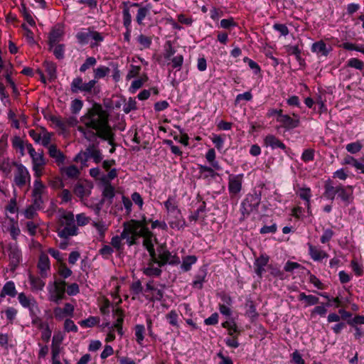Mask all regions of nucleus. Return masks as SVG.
I'll return each mask as SVG.
<instances>
[{
	"label": "nucleus",
	"mask_w": 364,
	"mask_h": 364,
	"mask_svg": "<svg viewBox=\"0 0 364 364\" xmlns=\"http://www.w3.org/2000/svg\"><path fill=\"white\" fill-rule=\"evenodd\" d=\"M139 237L144 238L143 245L152 257L154 255V245L156 238L153 234L146 228L145 220L138 221L132 220L129 222L124 223V228L120 235H116L111 240L112 246L117 250L123 249L122 240H126L129 245L135 243L136 239Z\"/></svg>",
	"instance_id": "f257e3e1"
},
{
	"label": "nucleus",
	"mask_w": 364,
	"mask_h": 364,
	"mask_svg": "<svg viewBox=\"0 0 364 364\" xmlns=\"http://www.w3.org/2000/svg\"><path fill=\"white\" fill-rule=\"evenodd\" d=\"M80 121L87 128L95 130L100 137L104 139H110L112 137L107 115L100 106H94L81 117Z\"/></svg>",
	"instance_id": "f03ea898"
},
{
	"label": "nucleus",
	"mask_w": 364,
	"mask_h": 364,
	"mask_svg": "<svg viewBox=\"0 0 364 364\" xmlns=\"http://www.w3.org/2000/svg\"><path fill=\"white\" fill-rule=\"evenodd\" d=\"M58 220L63 228L58 230V235L60 237L67 239L77 235V228L75 224L74 215L71 212L61 211L58 215Z\"/></svg>",
	"instance_id": "7ed1b4c3"
},
{
	"label": "nucleus",
	"mask_w": 364,
	"mask_h": 364,
	"mask_svg": "<svg viewBox=\"0 0 364 364\" xmlns=\"http://www.w3.org/2000/svg\"><path fill=\"white\" fill-rule=\"evenodd\" d=\"M58 220L63 228L58 230V235L60 237L67 239L77 235V228L75 224L74 215L71 212L61 211L58 215Z\"/></svg>",
	"instance_id": "20e7f679"
},
{
	"label": "nucleus",
	"mask_w": 364,
	"mask_h": 364,
	"mask_svg": "<svg viewBox=\"0 0 364 364\" xmlns=\"http://www.w3.org/2000/svg\"><path fill=\"white\" fill-rule=\"evenodd\" d=\"M76 38L80 44H90L91 48L99 46L105 39V36L102 33L91 28H81L77 33Z\"/></svg>",
	"instance_id": "39448f33"
},
{
	"label": "nucleus",
	"mask_w": 364,
	"mask_h": 364,
	"mask_svg": "<svg viewBox=\"0 0 364 364\" xmlns=\"http://www.w3.org/2000/svg\"><path fill=\"white\" fill-rule=\"evenodd\" d=\"M27 152L31 159L32 171L35 178H41L43 174V170L46 164V159L43 151H36L32 144L27 145Z\"/></svg>",
	"instance_id": "423d86ee"
},
{
	"label": "nucleus",
	"mask_w": 364,
	"mask_h": 364,
	"mask_svg": "<svg viewBox=\"0 0 364 364\" xmlns=\"http://www.w3.org/2000/svg\"><path fill=\"white\" fill-rule=\"evenodd\" d=\"M48 299L58 304L65 297V282L60 279L49 282L47 287Z\"/></svg>",
	"instance_id": "0eeeda50"
},
{
	"label": "nucleus",
	"mask_w": 364,
	"mask_h": 364,
	"mask_svg": "<svg viewBox=\"0 0 364 364\" xmlns=\"http://www.w3.org/2000/svg\"><path fill=\"white\" fill-rule=\"evenodd\" d=\"M14 173V183L18 187H23L31 182V175L28 168L22 164H16Z\"/></svg>",
	"instance_id": "6e6552de"
},
{
	"label": "nucleus",
	"mask_w": 364,
	"mask_h": 364,
	"mask_svg": "<svg viewBox=\"0 0 364 364\" xmlns=\"http://www.w3.org/2000/svg\"><path fill=\"white\" fill-rule=\"evenodd\" d=\"M36 178L33 182V188L32 191V201L34 205L38 208H41L43 203L42 198L43 194L46 191V186L40 179Z\"/></svg>",
	"instance_id": "1a4fd4ad"
},
{
	"label": "nucleus",
	"mask_w": 364,
	"mask_h": 364,
	"mask_svg": "<svg viewBox=\"0 0 364 364\" xmlns=\"http://www.w3.org/2000/svg\"><path fill=\"white\" fill-rule=\"evenodd\" d=\"M260 196L257 194L247 195L241 205L242 214H250L256 210L260 203Z\"/></svg>",
	"instance_id": "9d476101"
},
{
	"label": "nucleus",
	"mask_w": 364,
	"mask_h": 364,
	"mask_svg": "<svg viewBox=\"0 0 364 364\" xmlns=\"http://www.w3.org/2000/svg\"><path fill=\"white\" fill-rule=\"evenodd\" d=\"M229 174L228 178V190L230 193L236 195L242 190V185L243 181L242 173L233 175L230 174L229 171H226Z\"/></svg>",
	"instance_id": "9b49d317"
},
{
	"label": "nucleus",
	"mask_w": 364,
	"mask_h": 364,
	"mask_svg": "<svg viewBox=\"0 0 364 364\" xmlns=\"http://www.w3.org/2000/svg\"><path fill=\"white\" fill-rule=\"evenodd\" d=\"M293 116L294 117V118L288 114H282L277 117V121L285 129H293L297 127L300 122L299 117L297 114H294Z\"/></svg>",
	"instance_id": "f8f14e48"
},
{
	"label": "nucleus",
	"mask_w": 364,
	"mask_h": 364,
	"mask_svg": "<svg viewBox=\"0 0 364 364\" xmlns=\"http://www.w3.org/2000/svg\"><path fill=\"white\" fill-rule=\"evenodd\" d=\"M74 311V305L70 303H65L63 307H55L53 309V315L56 320L62 321L68 317H73Z\"/></svg>",
	"instance_id": "ddd939ff"
},
{
	"label": "nucleus",
	"mask_w": 364,
	"mask_h": 364,
	"mask_svg": "<svg viewBox=\"0 0 364 364\" xmlns=\"http://www.w3.org/2000/svg\"><path fill=\"white\" fill-rule=\"evenodd\" d=\"M159 263L161 265L166 264H178L181 262L180 258L176 254H172L169 251L161 248L159 253Z\"/></svg>",
	"instance_id": "4468645a"
},
{
	"label": "nucleus",
	"mask_w": 364,
	"mask_h": 364,
	"mask_svg": "<svg viewBox=\"0 0 364 364\" xmlns=\"http://www.w3.org/2000/svg\"><path fill=\"white\" fill-rule=\"evenodd\" d=\"M311 50L318 56L326 57L332 50L331 46L327 45L323 41H318L311 45Z\"/></svg>",
	"instance_id": "2eb2a0df"
},
{
	"label": "nucleus",
	"mask_w": 364,
	"mask_h": 364,
	"mask_svg": "<svg viewBox=\"0 0 364 364\" xmlns=\"http://www.w3.org/2000/svg\"><path fill=\"white\" fill-rule=\"evenodd\" d=\"M150 256H151V259H153V261L151 262L148 264V266L144 269V270H143L144 274L147 276H149V277L159 276V275H160V274L161 272V270L160 269L161 265L159 261L156 260V258H155L156 255L155 254L154 255L153 257L151 255H150Z\"/></svg>",
	"instance_id": "dca6fc26"
},
{
	"label": "nucleus",
	"mask_w": 364,
	"mask_h": 364,
	"mask_svg": "<svg viewBox=\"0 0 364 364\" xmlns=\"http://www.w3.org/2000/svg\"><path fill=\"white\" fill-rule=\"evenodd\" d=\"M64 35V28L61 25L55 26L51 31L50 32L49 36V44L50 46H53L55 44L58 43L63 38Z\"/></svg>",
	"instance_id": "f3484780"
},
{
	"label": "nucleus",
	"mask_w": 364,
	"mask_h": 364,
	"mask_svg": "<svg viewBox=\"0 0 364 364\" xmlns=\"http://www.w3.org/2000/svg\"><path fill=\"white\" fill-rule=\"evenodd\" d=\"M309 254L311 258L315 262H319L328 257V255L322 250L320 247L314 246L313 245L308 243Z\"/></svg>",
	"instance_id": "a211bd4d"
},
{
	"label": "nucleus",
	"mask_w": 364,
	"mask_h": 364,
	"mask_svg": "<svg viewBox=\"0 0 364 364\" xmlns=\"http://www.w3.org/2000/svg\"><path fill=\"white\" fill-rule=\"evenodd\" d=\"M269 257L266 255H261L256 259L254 266L256 274L259 277H262V274L265 272V267L269 262Z\"/></svg>",
	"instance_id": "6ab92c4d"
},
{
	"label": "nucleus",
	"mask_w": 364,
	"mask_h": 364,
	"mask_svg": "<svg viewBox=\"0 0 364 364\" xmlns=\"http://www.w3.org/2000/svg\"><path fill=\"white\" fill-rule=\"evenodd\" d=\"M169 225L173 229L181 230L186 225V221L181 215V212L178 215H173L168 217Z\"/></svg>",
	"instance_id": "aec40b11"
},
{
	"label": "nucleus",
	"mask_w": 364,
	"mask_h": 364,
	"mask_svg": "<svg viewBox=\"0 0 364 364\" xmlns=\"http://www.w3.org/2000/svg\"><path fill=\"white\" fill-rule=\"evenodd\" d=\"M38 267L39 269L41 274L43 277H46L48 272L50 269V259L48 255H46L44 253H42L40 255L38 263Z\"/></svg>",
	"instance_id": "412c9836"
},
{
	"label": "nucleus",
	"mask_w": 364,
	"mask_h": 364,
	"mask_svg": "<svg viewBox=\"0 0 364 364\" xmlns=\"http://www.w3.org/2000/svg\"><path fill=\"white\" fill-rule=\"evenodd\" d=\"M113 316L116 318V321L114 323V328L117 329L118 334L122 336L124 334L122 330V323L124 316V312L121 309L117 308L113 311Z\"/></svg>",
	"instance_id": "4be33fe9"
},
{
	"label": "nucleus",
	"mask_w": 364,
	"mask_h": 364,
	"mask_svg": "<svg viewBox=\"0 0 364 364\" xmlns=\"http://www.w3.org/2000/svg\"><path fill=\"white\" fill-rule=\"evenodd\" d=\"M264 144L267 146L271 147L272 149H281L284 150L286 149L285 144L281 141L278 138L272 134H269L264 138Z\"/></svg>",
	"instance_id": "5701e85b"
},
{
	"label": "nucleus",
	"mask_w": 364,
	"mask_h": 364,
	"mask_svg": "<svg viewBox=\"0 0 364 364\" xmlns=\"http://www.w3.org/2000/svg\"><path fill=\"white\" fill-rule=\"evenodd\" d=\"M353 190L351 186L344 187L343 186H337L338 196L344 202L350 203L352 200Z\"/></svg>",
	"instance_id": "b1692460"
},
{
	"label": "nucleus",
	"mask_w": 364,
	"mask_h": 364,
	"mask_svg": "<svg viewBox=\"0 0 364 364\" xmlns=\"http://www.w3.org/2000/svg\"><path fill=\"white\" fill-rule=\"evenodd\" d=\"M164 206L166 210L168 217L173 215H178V213H181L176 201L173 197H168V198L164 202Z\"/></svg>",
	"instance_id": "393cba45"
},
{
	"label": "nucleus",
	"mask_w": 364,
	"mask_h": 364,
	"mask_svg": "<svg viewBox=\"0 0 364 364\" xmlns=\"http://www.w3.org/2000/svg\"><path fill=\"white\" fill-rule=\"evenodd\" d=\"M18 299L23 308L28 309L30 311L36 306V300L33 297L27 296L24 293L18 294Z\"/></svg>",
	"instance_id": "a878e982"
},
{
	"label": "nucleus",
	"mask_w": 364,
	"mask_h": 364,
	"mask_svg": "<svg viewBox=\"0 0 364 364\" xmlns=\"http://www.w3.org/2000/svg\"><path fill=\"white\" fill-rule=\"evenodd\" d=\"M17 294V291L16 289V286L14 282L9 281L5 283L4 285L1 293L0 296L1 298H4L6 296H11V297H15Z\"/></svg>",
	"instance_id": "bb28decb"
},
{
	"label": "nucleus",
	"mask_w": 364,
	"mask_h": 364,
	"mask_svg": "<svg viewBox=\"0 0 364 364\" xmlns=\"http://www.w3.org/2000/svg\"><path fill=\"white\" fill-rule=\"evenodd\" d=\"M48 153L50 156L54 159L58 164H63L65 156L63 154L59 149H58L55 145L49 146Z\"/></svg>",
	"instance_id": "cd10ccee"
},
{
	"label": "nucleus",
	"mask_w": 364,
	"mask_h": 364,
	"mask_svg": "<svg viewBox=\"0 0 364 364\" xmlns=\"http://www.w3.org/2000/svg\"><path fill=\"white\" fill-rule=\"evenodd\" d=\"M9 223L6 230L9 231L11 234V237L14 240H16L18 236L20 235L21 230L18 227L17 220L12 218H9Z\"/></svg>",
	"instance_id": "c85d7f7f"
},
{
	"label": "nucleus",
	"mask_w": 364,
	"mask_h": 364,
	"mask_svg": "<svg viewBox=\"0 0 364 364\" xmlns=\"http://www.w3.org/2000/svg\"><path fill=\"white\" fill-rule=\"evenodd\" d=\"M9 256L11 263L14 266L17 265L19 263L21 257V253L16 245L10 247Z\"/></svg>",
	"instance_id": "c756f323"
},
{
	"label": "nucleus",
	"mask_w": 364,
	"mask_h": 364,
	"mask_svg": "<svg viewBox=\"0 0 364 364\" xmlns=\"http://www.w3.org/2000/svg\"><path fill=\"white\" fill-rule=\"evenodd\" d=\"M296 193L301 199L306 202V203H309V202H310L311 198V191L310 188L305 186L299 187L296 191Z\"/></svg>",
	"instance_id": "7c9ffc66"
},
{
	"label": "nucleus",
	"mask_w": 364,
	"mask_h": 364,
	"mask_svg": "<svg viewBox=\"0 0 364 364\" xmlns=\"http://www.w3.org/2000/svg\"><path fill=\"white\" fill-rule=\"evenodd\" d=\"M151 9V6L150 4H146L145 6L140 7L136 16V21L139 25H141L143 23V21L146 18V16L149 14L150 10Z\"/></svg>",
	"instance_id": "2f4dec72"
},
{
	"label": "nucleus",
	"mask_w": 364,
	"mask_h": 364,
	"mask_svg": "<svg viewBox=\"0 0 364 364\" xmlns=\"http://www.w3.org/2000/svg\"><path fill=\"white\" fill-rule=\"evenodd\" d=\"M134 335L137 343L142 346L145 335V327L142 324H137L134 327Z\"/></svg>",
	"instance_id": "473e14b6"
},
{
	"label": "nucleus",
	"mask_w": 364,
	"mask_h": 364,
	"mask_svg": "<svg viewBox=\"0 0 364 364\" xmlns=\"http://www.w3.org/2000/svg\"><path fill=\"white\" fill-rule=\"evenodd\" d=\"M197 262V257L193 255L185 257L182 260L181 268L184 272H188L191 269L193 264Z\"/></svg>",
	"instance_id": "72a5a7b5"
},
{
	"label": "nucleus",
	"mask_w": 364,
	"mask_h": 364,
	"mask_svg": "<svg viewBox=\"0 0 364 364\" xmlns=\"http://www.w3.org/2000/svg\"><path fill=\"white\" fill-rule=\"evenodd\" d=\"M147 80L148 77L146 75H143L141 77L133 80L129 89V92L132 93H135L139 88L142 87L144 83Z\"/></svg>",
	"instance_id": "f704fd0d"
},
{
	"label": "nucleus",
	"mask_w": 364,
	"mask_h": 364,
	"mask_svg": "<svg viewBox=\"0 0 364 364\" xmlns=\"http://www.w3.org/2000/svg\"><path fill=\"white\" fill-rule=\"evenodd\" d=\"M123 4L124 6L122 11L123 24L127 30H129L132 23V16L127 6L128 3L124 2Z\"/></svg>",
	"instance_id": "c9c22d12"
},
{
	"label": "nucleus",
	"mask_w": 364,
	"mask_h": 364,
	"mask_svg": "<svg viewBox=\"0 0 364 364\" xmlns=\"http://www.w3.org/2000/svg\"><path fill=\"white\" fill-rule=\"evenodd\" d=\"M100 321V318L98 316H89L87 318L82 320L79 322V324L82 328H92Z\"/></svg>",
	"instance_id": "e433bc0d"
},
{
	"label": "nucleus",
	"mask_w": 364,
	"mask_h": 364,
	"mask_svg": "<svg viewBox=\"0 0 364 364\" xmlns=\"http://www.w3.org/2000/svg\"><path fill=\"white\" fill-rule=\"evenodd\" d=\"M223 328H226L228 334L233 336L238 332V328L235 321L233 319L228 320L222 323Z\"/></svg>",
	"instance_id": "4c0bfd02"
},
{
	"label": "nucleus",
	"mask_w": 364,
	"mask_h": 364,
	"mask_svg": "<svg viewBox=\"0 0 364 364\" xmlns=\"http://www.w3.org/2000/svg\"><path fill=\"white\" fill-rule=\"evenodd\" d=\"M300 301H305L307 306H313L318 302V298L314 295H306L305 293L301 292L299 296Z\"/></svg>",
	"instance_id": "58836bf2"
},
{
	"label": "nucleus",
	"mask_w": 364,
	"mask_h": 364,
	"mask_svg": "<svg viewBox=\"0 0 364 364\" xmlns=\"http://www.w3.org/2000/svg\"><path fill=\"white\" fill-rule=\"evenodd\" d=\"M39 328L42 329L41 332V338L45 342H48L50 336H51V329L48 323H41L39 326Z\"/></svg>",
	"instance_id": "ea45409f"
},
{
	"label": "nucleus",
	"mask_w": 364,
	"mask_h": 364,
	"mask_svg": "<svg viewBox=\"0 0 364 364\" xmlns=\"http://www.w3.org/2000/svg\"><path fill=\"white\" fill-rule=\"evenodd\" d=\"M52 134L48 132L45 128H42L40 136V144L43 146H48L50 143Z\"/></svg>",
	"instance_id": "a19ab883"
},
{
	"label": "nucleus",
	"mask_w": 364,
	"mask_h": 364,
	"mask_svg": "<svg viewBox=\"0 0 364 364\" xmlns=\"http://www.w3.org/2000/svg\"><path fill=\"white\" fill-rule=\"evenodd\" d=\"M110 72L108 67L100 65L94 70V75L95 79H100L107 76Z\"/></svg>",
	"instance_id": "79ce46f5"
},
{
	"label": "nucleus",
	"mask_w": 364,
	"mask_h": 364,
	"mask_svg": "<svg viewBox=\"0 0 364 364\" xmlns=\"http://www.w3.org/2000/svg\"><path fill=\"white\" fill-rule=\"evenodd\" d=\"M44 67L50 80H53L56 77V66L55 64L52 62L46 61L44 63Z\"/></svg>",
	"instance_id": "37998d69"
},
{
	"label": "nucleus",
	"mask_w": 364,
	"mask_h": 364,
	"mask_svg": "<svg viewBox=\"0 0 364 364\" xmlns=\"http://www.w3.org/2000/svg\"><path fill=\"white\" fill-rule=\"evenodd\" d=\"M336 193H337V186L334 187L328 183H327L325 185L324 196L328 199H330L331 200H334Z\"/></svg>",
	"instance_id": "c03bdc74"
},
{
	"label": "nucleus",
	"mask_w": 364,
	"mask_h": 364,
	"mask_svg": "<svg viewBox=\"0 0 364 364\" xmlns=\"http://www.w3.org/2000/svg\"><path fill=\"white\" fill-rule=\"evenodd\" d=\"M84 83L82 82V79L80 77H75L73 80L70 84V90L73 93H77L78 92H82V87Z\"/></svg>",
	"instance_id": "a18cd8bd"
},
{
	"label": "nucleus",
	"mask_w": 364,
	"mask_h": 364,
	"mask_svg": "<svg viewBox=\"0 0 364 364\" xmlns=\"http://www.w3.org/2000/svg\"><path fill=\"white\" fill-rule=\"evenodd\" d=\"M178 129L180 132L181 135H175L173 136L174 140L178 141L179 143L182 144L185 146L188 145V140L189 137L186 133L184 132V130L181 128L180 127H177Z\"/></svg>",
	"instance_id": "49530a36"
},
{
	"label": "nucleus",
	"mask_w": 364,
	"mask_h": 364,
	"mask_svg": "<svg viewBox=\"0 0 364 364\" xmlns=\"http://www.w3.org/2000/svg\"><path fill=\"white\" fill-rule=\"evenodd\" d=\"M73 191L74 193L81 199H82L85 196H89L90 193V191L85 188L81 184H77L75 186Z\"/></svg>",
	"instance_id": "de8ad7c7"
},
{
	"label": "nucleus",
	"mask_w": 364,
	"mask_h": 364,
	"mask_svg": "<svg viewBox=\"0 0 364 364\" xmlns=\"http://www.w3.org/2000/svg\"><path fill=\"white\" fill-rule=\"evenodd\" d=\"M30 282L33 289L41 291L45 287V282L40 278L30 277Z\"/></svg>",
	"instance_id": "09e8293b"
},
{
	"label": "nucleus",
	"mask_w": 364,
	"mask_h": 364,
	"mask_svg": "<svg viewBox=\"0 0 364 364\" xmlns=\"http://www.w3.org/2000/svg\"><path fill=\"white\" fill-rule=\"evenodd\" d=\"M21 12L24 18V20L28 23V24L31 26H35L36 22L31 15V13L29 11H28L23 5H22Z\"/></svg>",
	"instance_id": "8fccbe9b"
},
{
	"label": "nucleus",
	"mask_w": 364,
	"mask_h": 364,
	"mask_svg": "<svg viewBox=\"0 0 364 364\" xmlns=\"http://www.w3.org/2000/svg\"><path fill=\"white\" fill-rule=\"evenodd\" d=\"M166 319L168 320V323L171 326H175V327L178 326V315L175 310H171L170 312H168L166 314Z\"/></svg>",
	"instance_id": "3c124183"
},
{
	"label": "nucleus",
	"mask_w": 364,
	"mask_h": 364,
	"mask_svg": "<svg viewBox=\"0 0 364 364\" xmlns=\"http://www.w3.org/2000/svg\"><path fill=\"white\" fill-rule=\"evenodd\" d=\"M363 148V145L360 141H355L348 144L346 146V150L350 154H356Z\"/></svg>",
	"instance_id": "603ef678"
},
{
	"label": "nucleus",
	"mask_w": 364,
	"mask_h": 364,
	"mask_svg": "<svg viewBox=\"0 0 364 364\" xmlns=\"http://www.w3.org/2000/svg\"><path fill=\"white\" fill-rule=\"evenodd\" d=\"M83 106V102L79 99H75L71 102L70 110L72 113L76 114L80 112Z\"/></svg>",
	"instance_id": "864d4df0"
},
{
	"label": "nucleus",
	"mask_w": 364,
	"mask_h": 364,
	"mask_svg": "<svg viewBox=\"0 0 364 364\" xmlns=\"http://www.w3.org/2000/svg\"><path fill=\"white\" fill-rule=\"evenodd\" d=\"M97 63V60L94 57H88L85 63L80 66V71L82 73L85 72L90 67L94 66Z\"/></svg>",
	"instance_id": "5fc2aeb1"
},
{
	"label": "nucleus",
	"mask_w": 364,
	"mask_h": 364,
	"mask_svg": "<svg viewBox=\"0 0 364 364\" xmlns=\"http://www.w3.org/2000/svg\"><path fill=\"white\" fill-rule=\"evenodd\" d=\"M50 49L53 50V54L58 59H62L64 57V46L63 45L55 44L53 46H50Z\"/></svg>",
	"instance_id": "6e6d98bb"
},
{
	"label": "nucleus",
	"mask_w": 364,
	"mask_h": 364,
	"mask_svg": "<svg viewBox=\"0 0 364 364\" xmlns=\"http://www.w3.org/2000/svg\"><path fill=\"white\" fill-rule=\"evenodd\" d=\"M211 141L218 150L220 151L223 148L224 139L220 135L213 134L211 136Z\"/></svg>",
	"instance_id": "4d7b16f0"
},
{
	"label": "nucleus",
	"mask_w": 364,
	"mask_h": 364,
	"mask_svg": "<svg viewBox=\"0 0 364 364\" xmlns=\"http://www.w3.org/2000/svg\"><path fill=\"white\" fill-rule=\"evenodd\" d=\"M348 65L359 70H361L364 68L363 62L355 58L349 59L348 61Z\"/></svg>",
	"instance_id": "13d9d810"
},
{
	"label": "nucleus",
	"mask_w": 364,
	"mask_h": 364,
	"mask_svg": "<svg viewBox=\"0 0 364 364\" xmlns=\"http://www.w3.org/2000/svg\"><path fill=\"white\" fill-rule=\"evenodd\" d=\"M243 61L248 64L250 68L253 70L255 74L257 75L260 73V67L256 62L247 57L244 58Z\"/></svg>",
	"instance_id": "bf43d9fd"
},
{
	"label": "nucleus",
	"mask_w": 364,
	"mask_h": 364,
	"mask_svg": "<svg viewBox=\"0 0 364 364\" xmlns=\"http://www.w3.org/2000/svg\"><path fill=\"white\" fill-rule=\"evenodd\" d=\"M350 267L353 271L355 272V274L357 277H360L363 274V267L361 264H359L355 260H352L350 262Z\"/></svg>",
	"instance_id": "052dcab7"
},
{
	"label": "nucleus",
	"mask_w": 364,
	"mask_h": 364,
	"mask_svg": "<svg viewBox=\"0 0 364 364\" xmlns=\"http://www.w3.org/2000/svg\"><path fill=\"white\" fill-rule=\"evenodd\" d=\"M93 227L96 229L100 237H103L107 227L104 222L98 221L92 223Z\"/></svg>",
	"instance_id": "680f3d73"
},
{
	"label": "nucleus",
	"mask_w": 364,
	"mask_h": 364,
	"mask_svg": "<svg viewBox=\"0 0 364 364\" xmlns=\"http://www.w3.org/2000/svg\"><path fill=\"white\" fill-rule=\"evenodd\" d=\"M64 329L67 332H77L78 328L74 321L70 318H66L64 322Z\"/></svg>",
	"instance_id": "e2e57ef3"
},
{
	"label": "nucleus",
	"mask_w": 364,
	"mask_h": 364,
	"mask_svg": "<svg viewBox=\"0 0 364 364\" xmlns=\"http://www.w3.org/2000/svg\"><path fill=\"white\" fill-rule=\"evenodd\" d=\"M137 40L143 48H148L151 44V38L142 34L138 36Z\"/></svg>",
	"instance_id": "0e129e2a"
},
{
	"label": "nucleus",
	"mask_w": 364,
	"mask_h": 364,
	"mask_svg": "<svg viewBox=\"0 0 364 364\" xmlns=\"http://www.w3.org/2000/svg\"><path fill=\"white\" fill-rule=\"evenodd\" d=\"M38 209L39 208H36L33 203L25 209L23 214L26 218L31 219L35 216L36 210Z\"/></svg>",
	"instance_id": "69168bd1"
},
{
	"label": "nucleus",
	"mask_w": 364,
	"mask_h": 364,
	"mask_svg": "<svg viewBox=\"0 0 364 364\" xmlns=\"http://www.w3.org/2000/svg\"><path fill=\"white\" fill-rule=\"evenodd\" d=\"M314 159V151L311 149H305L301 155V159L304 162H309Z\"/></svg>",
	"instance_id": "338daca9"
},
{
	"label": "nucleus",
	"mask_w": 364,
	"mask_h": 364,
	"mask_svg": "<svg viewBox=\"0 0 364 364\" xmlns=\"http://www.w3.org/2000/svg\"><path fill=\"white\" fill-rule=\"evenodd\" d=\"M104 198L112 200L114 196V188L111 185H106L103 189Z\"/></svg>",
	"instance_id": "774afa93"
}]
</instances>
